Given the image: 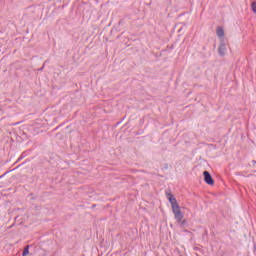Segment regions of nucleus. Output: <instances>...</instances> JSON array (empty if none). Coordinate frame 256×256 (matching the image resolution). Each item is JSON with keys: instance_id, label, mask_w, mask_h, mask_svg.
<instances>
[{"instance_id": "nucleus-1", "label": "nucleus", "mask_w": 256, "mask_h": 256, "mask_svg": "<svg viewBox=\"0 0 256 256\" xmlns=\"http://www.w3.org/2000/svg\"><path fill=\"white\" fill-rule=\"evenodd\" d=\"M168 200L169 203L172 205V211L176 221H178V223H181V221H183V213L181 212V208L177 203V199H175V196H173L172 194H168Z\"/></svg>"}, {"instance_id": "nucleus-2", "label": "nucleus", "mask_w": 256, "mask_h": 256, "mask_svg": "<svg viewBox=\"0 0 256 256\" xmlns=\"http://www.w3.org/2000/svg\"><path fill=\"white\" fill-rule=\"evenodd\" d=\"M204 181L207 185H214L215 181H213V177L208 171H204Z\"/></svg>"}, {"instance_id": "nucleus-3", "label": "nucleus", "mask_w": 256, "mask_h": 256, "mask_svg": "<svg viewBox=\"0 0 256 256\" xmlns=\"http://www.w3.org/2000/svg\"><path fill=\"white\" fill-rule=\"evenodd\" d=\"M218 51H219V55L221 56L227 54V44H225L224 41H221Z\"/></svg>"}, {"instance_id": "nucleus-4", "label": "nucleus", "mask_w": 256, "mask_h": 256, "mask_svg": "<svg viewBox=\"0 0 256 256\" xmlns=\"http://www.w3.org/2000/svg\"><path fill=\"white\" fill-rule=\"evenodd\" d=\"M216 35H217V37L223 38L224 35H225V31L223 30V28L218 27V28L216 29Z\"/></svg>"}]
</instances>
